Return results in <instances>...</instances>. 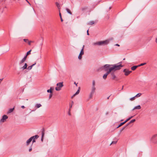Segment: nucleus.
Returning <instances> with one entry per match:
<instances>
[{
    "label": "nucleus",
    "mask_w": 157,
    "mask_h": 157,
    "mask_svg": "<svg viewBox=\"0 0 157 157\" xmlns=\"http://www.w3.org/2000/svg\"><path fill=\"white\" fill-rule=\"evenodd\" d=\"M111 65L112 66V67L111 68L113 71L120 70L121 69V67H123V66L121 64H120L119 65H117V64H111Z\"/></svg>",
    "instance_id": "f257e3e1"
},
{
    "label": "nucleus",
    "mask_w": 157,
    "mask_h": 157,
    "mask_svg": "<svg viewBox=\"0 0 157 157\" xmlns=\"http://www.w3.org/2000/svg\"><path fill=\"white\" fill-rule=\"evenodd\" d=\"M109 42V40H106L104 41H99L94 43V45H105L108 44Z\"/></svg>",
    "instance_id": "f03ea898"
},
{
    "label": "nucleus",
    "mask_w": 157,
    "mask_h": 157,
    "mask_svg": "<svg viewBox=\"0 0 157 157\" xmlns=\"http://www.w3.org/2000/svg\"><path fill=\"white\" fill-rule=\"evenodd\" d=\"M92 85L93 87L92 88V90L90 92V93L89 96L90 98H92L93 95L95 92V91L96 90V88L95 87V82L94 80H93V81Z\"/></svg>",
    "instance_id": "7ed1b4c3"
},
{
    "label": "nucleus",
    "mask_w": 157,
    "mask_h": 157,
    "mask_svg": "<svg viewBox=\"0 0 157 157\" xmlns=\"http://www.w3.org/2000/svg\"><path fill=\"white\" fill-rule=\"evenodd\" d=\"M56 85L57 87H56V91H59L61 90V88L63 86V82H60L57 83Z\"/></svg>",
    "instance_id": "20e7f679"
},
{
    "label": "nucleus",
    "mask_w": 157,
    "mask_h": 157,
    "mask_svg": "<svg viewBox=\"0 0 157 157\" xmlns=\"http://www.w3.org/2000/svg\"><path fill=\"white\" fill-rule=\"evenodd\" d=\"M111 64H105L104 65L102 68L105 71H107L109 70V69L112 67Z\"/></svg>",
    "instance_id": "39448f33"
},
{
    "label": "nucleus",
    "mask_w": 157,
    "mask_h": 157,
    "mask_svg": "<svg viewBox=\"0 0 157 157\" xmlns=\"http://www.w3.org/2000/svg\"><path fill=\"white\" fill-rule=\"evenodd\" d=\"M85 46L84 45L83 46V47L82 48V49L81 52H80V53L78 56V59H82V55H84V48Z\"/></svg>",
    "instance_id": "423d86ee"
},
{
    "label": "nucleus",
    "mask_w": 157,
    "mask_h": 157,
    "mask_svg": "<svg viewBox=\"0 0 157 157\" xmlns=\"http://www.w3.org/2000/svg\"><path fill=\"white\" fill-rule=\"evenodd\" d=\"M133 116H131V117H129L128 119H127L124 121L123 122L121 123L117 127V128H118L119 127H120L121 126H122L123 125H124V124H125V123H126L127 121H129L130 119H131L133 117Z\"/></svg>",
    "instance_id": "0eeeda50"
},
{
    "label": "nucleus",
    "mask_w": 157,
    "mask_h": 157,
    "mask_svg": "<svg viewBox=\"0 0 157 157\" xmlns=\"http://www.w3.org/2000/svg\"><path fill=\"white\" fill-rule=\"evenodd\" d=\"M123 72H124V75L125 76H128L129 74L132 72V71H129L127 69H125L123 70Z\"/></svg>",
    "instance_id": "6e6552de"
},
{
    "label": "nucleus",
    "mask_w": 157,
    "mask_h": 157,
    "mask_svg": "<svg viewBox=\"0 0 157 157\" xmlns=\"http://www.w3.org/2000/svg\"><path fill=\"white\" fill-rule=\"evenodd\" d=\"M111 74L112 80H115L116 81H118V80L117 77L116 76L114 72H112L111 73Z\"/></svg>",
    "instance_id": "1a4fd4ad"
},
{
    "label": "nucleus",
    "mask_w": 157,
    "mask_h": 157,
    "mask_svg": "<svg viewBox=\"0 0 157 157\" xmlns=\"http://www.w3.org/2000/svg\"><path fill=\"white\" fill-rule=\"evenodd\" d=\"M8 118V117L6 115H4L2 117V118L0 120V122H4L6 121V119Z\"/></svg>",
    "instance_id": "9d476101"
},
{
    "label": "nucleus",
    "mask_w": 157,
    "mask_h": 157,
    "mask_svg": "<svg viewBox=\"0 0 157 157\" xmlns=\"http://www.w3.org/2000/svg\"><path fill=\"white\" fill-rule=\"evenodd\" d=\"M151 140L154 143H157V134L154 135L152 136Z\"/></svg>",
    "instance_id": "9b49d317"
},
{
    "label": "nucleus",
    "mask_w": 157,
    "mask_h": 157,
    "mask_svg": "<svg viewBox=\"0 0 157 157\" xmlns=\"http://www.w3.org/2000/svg\"><path fill=\"white\" fill-rule=\"evenodd\" d=\"M42 136L41 138V141L43 142L44 140V137L45 134V129L44 128H43L41 129Z\"/></svg>",
    "instance_id": "f8f14e48"
},
{
    "label": "nucleus",
    "mask_w": 157,
    "mask_h": 157,
    "mask_svg": "<svg viewBox=\"0 0 157 157\" xmlns=\"http://www.w3.org/2000/svg\"><path fill=\"white\" fill-rule=\"evenodd\" d=\"M27 56L26 55L24 56V58L20 62L19 64L20 65L22 64L26 60L27 58Z\"/></svg>",
    "instance_id": "ddd939ff"
},
{
    "label": "nucleus",
    "mask_w": 157,
    "mask_h": 157,
    "mask_svg": "<svg viewBox=\"0 0 157 157\" xmlns=\"http://www.w3.org/2000/svg\"><path fill=\"white\" fill-rule=\"evenodd\" d=\"M33 139V137H31L29 139L26 141V145L27 146L31 142L32 140Z\"/></svg>",
    "instance_id": "4468645a"
},
{
    "label": "nucleus",
    "mask_w": 157,
    "mask_h": 157,
    "mask_svg": "<svg viewBox=\"0 0 157 157\" xmlns=\"http://www.w3.org/2000/svg\"><path fill=\"white\" fill-rule=\"evenodd\" d=\"M53 90V87H51L50 89L47 90V92L48 93H50V94L52 93Z\"/></svg>",
    "instance_id": "2eb2a0df"
},
{
    "label": "nucleus",
    "mask_w": 157,
    "mask_h": 157,
    "mask_svg": "<svg viewBox=\"0 0 157 157\" xmlns=\"http://www.w3.org/2000/svg\"><path fill=\"white\" fill-rule=\"evenodd\" d=\"M36 63L35 62L34 64H33L32 65H31L27 67V69L28 70H31L32 69L33 67L36 64Z\"/></svg>",
    "instance_id": "dca6fc26"
},
{
    "label": "nucleus",
    "mask_w": 157,
    "mask_h": 157,
    "mask_svg": "<svg viewBox=\"0 0 157 157\" xmlns=\"http://www.w3.org/2000/svg\"><path fill=\"white\" fill-rule=\"evenodd\" d=\"M74 104V102L73 101H72L71 103L70 104L69 108V111L71 110V108H72V106Z\"/></svg>",
    "instance_id": "f3484780"
},
{
    "label": "nucleus",
    "mask_w": 157,
    "mask_h": 157,
    "mask_svg": "<svg viewBox=\"0 0 157 157\" xmlns=\"http://www.w3.org/2000/svg\"><path fill=\"white\" fill-rule=\"evenodd\" d=\"M136 121V120L135 119H132L127 124L126 126H128L130 124L133 123Z\"/></svg>",
    "instance_id": "a211bd4d"
},
{
    "label": "nucleus",
    "mask_w": 157,
    "mask_h": 157,
    "mask_svg": "<svg viewBox=\"0 0 157 157\" xmlns=\"http://www.w3.org/2000/svg\"><path fill=\"white\" fill-rule=\"evenodd\" d=\"M138 67V66H133L131 68V69L132 71L135 70L137 67Z\"/></svg>",
    "instance_id": "6ab92c4d"
},
{
    "label": "nucleus",
    "mask_w": 157,
    "mask_h": 157,
    "mask_svg": "<svg viewBox=\"0 0 157 157\" xmlns=\"http://www.w3.org/2000/svg\"><path fill=\"white\" fill-rule=\"evenodd\" d=\"M28 66V65L26 63H25V64L22 67V68L23 69V70H24L25 69H27V67Z\"/></svg>",
    "instance_id": "aec40b11"
},
{
    "label": "nucleus",
    "mask_w": 157,
    "mask_h": 157,
    "mask_svg": "<svg viewBox=\"0 0 157 157\" xmlns=\"http://www.w3.org/2000/svg\"><path fill=\"white\" fill-rule=\"evenodd\" d=\"M112 71H112V69L111 68H110L109 69V70H108L106 71L107 72L105 73V74L108 75Z\"/></svg>",
    "instance_id": "412c9836"
},
{
    "label": "nucleus",
    "mask_w": 157,
    "mask_h": 157,
    "mask_svg": "<svg viewBox=\"0 0 157 157\" xmlns=\"http://www.w3.org/2000/svg\"><path fill=\"white\" fill-rule=\"evenodd\" d=\"M14 107H13V108L10 109L8 111L7 113L8 114L10 113H12V112H13L14 109Z\"/></svg>",
    "instance_id": "4be33fe9"
},
{
    "label": "nucleus",
    "mask_w": 157,
    "mask_h": 157,
    "mask_svg": "<svg viewBox=\"0 0 157 157\" xmlns=\"http://www.w3.org/2000/svg\"><path fill=\"white\" fill-rule=\"evenodd\" d=\"M141 108V106L140 105H138L134 107L133 110L135 109H140Z\"/></svg>",
    "instance_id": "5701e85b"
},
{
    "label": "nucleus",
    "mask_w": 157,
    "mask_h": 157,
    "mask_svg": "<svg viewBox=\"0 0 157 157\" xmlns=\"http://www.w3.org/2000/svg\"><path fill=\"white\" fill-rule=\"evenodd\" d=\"M66 10H67V12L68 13H69L70 14L72 15V13L70 11V10L68 8H66Z\"/></svg>",
    "instance_id": "b1692460"
},
{
    "label": "nucleus",
    "mask_w": 157,
    "mask_h": 157,
    "mask_svg": "<svg viewBox=\"0 0 157 157\" xmlns=\"http://www.w3.org/2000/svg\"><path fill=\"white\" fill-rule=\"evenodd\" d=\"M32 137H33V139H37L39 137V136L38 135H36L34 136H32Z\"/></svg>",
    "instance_id": "393cba45"
},
{
    "label": "nucleus",
    "mask_w": 157,
    "mask_h": 157,
    "mask_svg": "<svg viewBox=\"0 0 157 157\" xmlns=\"http://www.w3.org/2000/svg\"><path fill=\"white\" fill-rule=\"evenodd\" d=\"M41 106V105L40 104H37L36 105V107L37 108H39Z\"/></svg>",
    "instance_id": "a878e982"
},
{
    "label": "nucleus",
    "mask_w": 157,
    "mask_h": 157,
    "mask_svg": "<svg viewBox=\"0 0 157 157\" xmlns=\"http://www.w3.org/2000/svg\"><path fill=\"white\" fill-rule=\"evenodd\" d=\"M94 23V21H90L89 23L87 24L88 25H92Z\"/></svg>",
    "instance_id": "bb28decb"
},
{
    "label": "nucleus",
    "mask_w": 157,
    "mask_h": 157,
    "mask_svg": "<svg viewBox=\"0 0 157 157\" xmlns=\"http://www.w3.org/2000/svg\"><path fill=\"white\" fill-rule=\"evenodd\" d=\"M117 140H116V141H113L112 142L111 144H110V145L113 144H116L117 143Z\"/></svg>",
    "instance_id": "cd10ccee"
},
{
    "label": "nucleus",
    "mask_w": 157,
    "mask_h": 157,
    "mask_svg": "<svg viewBox=\"0 0 157 157\" xmlns=\"http://www.w3.org/2000/svg\"><path fill=\"white\" fill-rule=\"evenodd\" d=\"M56 4L57 7H58V9H60V5H59V3H58L57 2H56Z\"/></svg>",
    "instance_id": "c85d7f7f"
},
{
    "label": "nucleus",
    "mask_w": 157,
    "mask_h": 157,
    "mask_svg": "<svg viewBox=\"0 0 157 157\" xmlns=\"http://www.w3.org/2000/svg\"><path fill=\"white\" fill-rule=\"evenodd\" d=\"M142 94L140 93H139L137 94L135 96L136 97H138L140 96Z\"/></svg>",
    "instance_id": "c756f323"
},
{
    "label": "nucleus",
    "mask_w": 157,
    "mask_h": 157,
    "mask_svg": "<svg viewBox=\"0 0 157 157\" xmlns=\"http://www.w3.org/2000/svg\"><path fill=\"white\" fill-rule=\"evenodd\" d=\"M31 51H32V50L31 49L28 52H27L26 55L27 56L28 55H29L30 54H31Z\"/></svg>",
    "instance_id": "7c9ffc66"
},
{
    "label": "nucleus",
    "mask_w": 157,
    "mask_h": 157,
    "mask_svg": "<svg viewBox=\"0 0 157 157\" xmlns=\"http://www.w3.org/2000/svg\"><path fill=\"white\" fill-rule=\"evenodd\" d=\"M107 75L105 74L103 76V78L104 79H105L107 77Z\"/></svg>",
    "instance_id": "2f4dec72"
},
{
    "label": "nucleus",
    "mask_w": 157,
    "mask_h": 157,
    "mask_svg": "<svg viewBox=\"0 0 157 157\" xmlns=\"http://www.w3.org/2000/svg\"><path fill=\"white\" fill-rule=\"evenodd\" d=\"M127 126H126V125L123 128H122V129L120 130V132H122L125 128L127 127Z\"/></svg>",
    "instance_id": "473e14b6"
},
{
    "label": "nucleus",
    "mask_w": 157,
    "mask_h": 157,
    "mask_svg": "<svg viewBox=\"0 0 157 157\" xmlns=\"http://www.w3.org/2000/svg\"><path fill=\"white\" fill-rule=\"evenodd\" d=\"M146 64V63H141L140 65H138V67H140V66H142L145 65Z\"/></svg>",
    "instance_id": "72a5a7b5"
},
{
    "label": "nucleus",
    "mask_w": 157,
    "mask_h": 157,
    "mask_svg": "<svg viewBox=\"0 0 157 157\" xmlns=\"http://www.w3.org/2000/svg\"><path fill=\"white\" fill-rule=\"evenodd\" d=\"M79 90H78L76 93L73 95V96H75V95H77L78 94L79 92Z\"/></svg>",
    "instance_id": "f704fd0d"
},
{
    "label": "nucleus",
    "mask_w": 157,
    "mask_h": 157,
    "mask_svg": "<svg viewBox=\"0 0 157 157\" xmlns=\"http://www.w3.org/2000/svg\"><path fill=\"white\" fill-rule=\"evenodd\" d=\"M87 9V7H83V8H82L81 10H82V11H83L85 10H86V9Z\"/></svg>",
    "instance_id": "c9c22d12"
},
{
    "label": "nucleus",
    "mask_w": 157,
    "mask_h": 157,
    "mask_svg": "<svg viewBox=\"0 0 157 157\" xmlns=\"http://www.w3.org/2000/svg\"><path fill=\"white\" fill-rule=\"evenodd\" d=\"M23 40L25 42L27 43H28V41H29L28 39H24Z\"/></svg>",
    "instance_id": "e433bc0d"
},
{
    "label": "nucleus",
    "mask_w": 157,
    "mask_h": 157,
    "mask_svg": "<svg viewBox=\"0 0 157 157\" xmlns=\"http://www.w3.org/2000/svg\"><path fill=\"white\" fill-rule=\"evenodd\" d=\"M34 41H28V43L29 45H31V43H33Z\"/></svg>",
    "instance_id": "4c0bfd02"
},
{
    "label": "nucleus",
    "mask_w": 157,
    "mask_h": 157,
    "mask_svg": "<svg viewBox=\"0 0 157 157\" xmlns=\"http://www.w3.org/2000/svg\"><path fill=\"white\" fill-rule=\"evenodd\" d=\"M52 96V93H51L49 94V99H50L51 98Z\"/></svg>",
    "instance_id": "58836bf2"
},
{
    "label": "nucleus",
    "mask_w": 157,
    "mask_h": 157,
    "mask_svg": "<svg viewBox=\"0 0 157 157\" xmlns=\"http://www.w3.org/2000/svg\"><path fill=\"white\" fill-rule=\"evenodd\" d=\"M135 96H134L132 98H131L130 99V100H131V101H133V100H134L135 99Z\"/></svg>",
    "instance_id": "ea45409f"
},
{
    "label": "nucleus",
    "mask_w": 157,
    "mask_h": 157,
    "mask_svg": "<svg viewBox=\"0 0 157 157\" xmlns=\"http://www.w3.org/2000/svg\"><path fill=\"white\" fill-rule=\"evenodd\" d=\"M71 110H70V111H69H69H68V115H69V116H71Z\"/></svg>",
    "instance_id": "a19ab883"
},
{
    "label": "nucleus",
    "mask_w": 157,
    "mask_h": 157,
    "mask_svg": "<svg viewBox=\"0 0 157 157\" xmlns=\"http://www.w3.org/2000/svg\"><path fill=\"white\" fill-rule=\"evenodd\" d=\"M32 140H33V141H32V142H33L32 144H33L34 143L36 142V140H35V139H34V138Z\"/></svg>",
    "instance_id": "79ce46f5"
},
{
    "label": "nucleus",
    "mask_w": 157,
    "mask_h": 157,
    "mask_svg": "<svg viewBox=\"0 0 157 157\" xmlns=\"http://www.w3.org/2000/svg\"><path fill=\"white\" fill-rule=\"evenodd\" d=\"M59 11V16L60 17V18L61 17H62L61 13H60V10Z\"/></svg>",
    "instance_id": "37998d69"
},
{
    "label": "nucleus",
    "mask_w": 157,
    "mask_h": 157,
    "mask_svg": "<svg viewBox=\"0 0 157 157\" xmlns=\"http://www.w3.org/2000/svg\"><path fill=\"white\" fill-rule=\"evenodd\" d=\"M87 34L88 35H89V30H87Z\"/></svg>",
    "instance_id": "c03bdc74"
},
{
    "label": "nucleus",
    "mask_w": 157,
    "mask_h": 157,
    "mask_svg": "<svg viewBox=\"0 0 157 157\" xmlns=\"http://www.w3.org/2000/svg\"><path fill=\"white\" fill-rule=\"evenodd\" d=\"M21 107L23 109H24L25 108V107L24 105H22L21 106Z\"/></svg>",
    "instance_id": "a18cd8bd"
},
{
    "label": "nucleus",
    "mask_w": 157,
    "mask_h": 157,
    "mask_svg": "<svg viewBox=\"0 0 157 157\" xmlns=\"http://www.w3.org/2000/svg\"><path fill=\"white\" fill-rule=\"evenodd\" d=\"M32 150V148H30L29 149V151L30 152Z\"/></svg>",
    "instance_id": "49530a36"
},
{
    "label": "nucleus",
    "mask_w": 157,
    "mask_h": 157,
    "mask_svg": "<svg viewBox=\"0 0 157 157\" xmlns=\"http://www.w3.org/2000/svg\"><path fill=\"white\" fill-rule=\"evenodd\" d=\"M30 5H31L30 3L28 1V0H25Z\"/></svg>",
    "instance_id": "de8ad7c7"
},
{
    "label": "nucleus",
    "mask_w": 157,
    "mask_h": 157,
    "mask_svg": "<svg viewBox=\"0 0 157 157\" xmlns=\"http://www.w3.org/2000/svg\"><path fill=\"white\" fill-rule=\"evenodd\" d=\"M60 20L61 22H63V20L62 18V17L60 18Z\"/></svg>",
    "instance_id": "09e8293b"
},
{
    "label": "nucleus",
    "mask_w": 157,
    "mask_h": 157,
    "mask_svg": "<svg viewBox=\"0 0 157 157\" xmlns=\"http://www.w3.org/2000/svg\"><path fill=\"white\" fill-rule=\"evenodd\" d=\"M155 42L156 43V44H157V37L155 39Z\"/></svg>",
    "instance_id": "8fccbe9b"
},
{
    "label": "nucleus",
    "mask_w": 157,
    "mask_h": 157,
    "mask_svg": "<svg viewBox=\"0 0 157 157\" xmlns=\"http://www.w3.org/2000/svg\"><path fill=\"white\" fill-rule=\"evenodd\" d=\"M111 95H110V96H109V97H108L107 98V99H109V97H110V96Z\"/></svg>",
    "instance_id": "3c124183"
},
{
    "label": "nucleus",
    "mask_w": 157,
    "mask_h": 157,
    "mask_svg": "<svg viewBox=\"0 0 157 157\" xmlns=\"http://www.w3.org/2000/svg\"><path fill=\"white\" fill-rule=\"evenodd\" d=\"M115 45L117 46H120V45L118 44H116Z\"/></svg>",
    "instance_id": "603ef678"
},
{
    "label": "nucleus",
    "mask_w": 157,
    "mask_h": 157,
    "mask_svg": "<svg viewBox=\"0 0 157 157\" xmlns=\"http://www.w3.org/2000/svg\"><path fill=\"white\" fill-rule=\"evenodd\" d=\"M3 79V78H1V79H0V81H2Z\"/></svg>",
    "instance_id": "864d4df0"
},
{
    "label": "nucleus",
    "mask_w": 157,
    "mask_h": 157,
    "mask_svg": "<svg viewBox=\"0 0 157 157\" xmlns=\"http://www.w3.org/2000/svg\"><path fill=\"white\" fill-rule=\"evenodd\" d=\"M74 84H75L76 85V86H77V84H76V82H74Z\"/></svg>",
    "instance_id": "5fc2aeb1"
},
{
    "label": "nucleus",
    "mask_w": 157,
    "mask_h": 157,
    "mask_svg": "<svg viewBox=\"0 0 157 157\" xmlns=\"http://www.w3.org/2000/svg\"><path fill=\"white\" fill-rule=\"evenodd\" d=\"M122 63V62L121 61L119 63H120V64H121Z\"/></svg>",
    "instance_id": "6e6d98bb"
},
{
    "label": "nucleus",
    "mask_w": 157,
    "mask_h": 157,
    "mask_svg": "<svg viewBox=\"0 0 157 157\" xmlns=\"http://www.w3.org/2000/svg\"><path fill=\"white\" fill-rule=\"evenodd\" d=\"M78 90H80V87H78Z\"/></svg>",
    "instance_id": "4d7b16f0"
},
{
    "label": "nucleus",
    "mask_w": 157,
    "mask_h": 157,
    "mask_svg": "<svg viewBox=\"0 0 157 157\" xmlns=\"http://www.w3.org/2000/svg\"><path fill=\"white\" fill-rule=\"evenodd\" d=\"M123 87H124V86H122V89H121L122 90L123 89Z\"/></svg>",
    "instance_id": "13d9d810"
},
{
    "label": "nucleus",
    "mask_w": 157,
    "mask_h": 157,
    "mask_svg": "<svg viewBox=\"0 0 157 157\" xmlns=\"http://www.w3.org/2000/svg\"><path fill=\"white\" fill-rule=\"evenodd\" d=\"M125 58H124V59H123V60H125Z\"/></svg>",
    "instance_id": "bf43d9fd"
},
{
    "label": "nucleus",
    "mask_w": 157,
    "mask_h": 157,
    "mask_svg": "<svg viewBox=\"0 0 157 157\" xmlns=\"http://www.w3.org/2000/svg\"><path fill=\"white\" fill-rule=\"evenodd\" d=\"M121 121H123V120H121Z\"/></svg>",
    "instance_id": "052dcab7"
},
{
    "label": "nucleus",
    "mask_w": 157,
    "mask_h": 157,
    "mask_svg": "<svg viewBox=\"0 0 157 157\" xmlns=\"http://www.w3.org/2000/svg\"><path fill=\"white\" fill-rule=\"evenodd\" d=\"M13 1H15L16 0H13Z\"/></svg>",
    "instance_id": "680f3d73"
}]
</instances>
